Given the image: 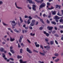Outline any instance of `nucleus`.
<instances>
[{"label": "nucleus", "mask_w": 63, "mask_h": 63, "mask_svg": "<svg viewBox=\"0 0 63 63\" xmlns=\"http://www.w3.org/2000/svg\"><path fill=\"white\" fill-rule=\"evenodd\" d=\"M35 8H36V5H33L32 9L33 10L35 11L36 10V9Z\"/></svg>", "instance_id": "nucleus-7"}, {"label": "nucleus", "mask_w": 63, "mask_h": 63, "mask_svg": "<svg viewBox=\"0 0 63 63\" xmlns=\"http://www.w3.org/2000/svg\"><path fill=\"white\" fill-rule=\"evenodd\" d=\"M14 31H15V32H16V33L19 32V31H18L16 29H15L14 30Z\"/></svg>", "instance_id": "nucleus-24"}, {"label": "nucleus", "mask_w": 63, "mask_h": 63, "mask_svg": "<svg viewBox=\"0 0 63 63\" xmlns=\"http://www.w3.org/2000/svg\"><path fill=\"white\" fill-rule=\"evenodd\" d=\"M46 36H47V37H48L49 34L48 33H47V34H46Z\"/></svg>", "instance_id": "nucleus-38"}, {"label": "nucleus", "mask_w": 63, "mask_h": 63, "mask_svg": "<svg viewBox=\"0 0 63 63\" xmlns=\"http://www.w3.org/2000/svg\"><path fill=\"white\" fill-rule=\"evenodd\" d=\"M19 61L20 62V63H23V61H22V60H20Z\"/></svg>", "instance_id": "nucleus-33"}, {"label": "nucleus", "mask_w": 63, "mask_h": 63, "mask_svg": "<svg viewBox=\"0 0 63 63\" xmlns=\"http://www.w3.org/2000/svg\"><path fill=\"white\" fill-rule=\"evenodd\" d=\"M57 15L58 16H61V15L60 14V12H59L57 13Z\"/></svg>", "instance_id": "nucleus-26"}, {"label": "nucleus", "mask_w": 63, "mask_h": 63, "mask_svg": "<svg viewBox=\"0 0 63 63\" xmlns=\"http://www.w3.org/2000/svg\"><path fill=\"white\" fill-rule=\"evenodd\" d=\"M27 41L29 43H31V42H30V40H29L28 39H27Z\"/></svg>", "instance_id": "nucleus-50"}, {"label": "nucleus", "mask_w": 63, "mask_h": 63, "mask_svg": "<svg viewBox=\"0 0 63 63\" xmlns=\"http://www.w3.org/2000/svg\"><path fill=\"white\" fill-rule=\"evenodd\" d=\"M54 35L56 36V37H59V35H58L57 34H55Z\"/></svg>", "instance_id": "nucleus-36"}, {"label": "nucleus", "mask_w": 63, "mask_h": 63, "mask_svg": "<svg viewBox=\"0 0 63 63\" xmlns=\"http://www.w3.org/2000/svg\"><path fill=\"white\" fill-rule=\"evenodd\" d=\"M30 21H31V20H30L29 19H28V20L27 21L28 22L27 23L28 24H29L31 22H30Z\"/></svg>", "instance_id": "nucleus-16"}, {"label": "nucleus", "mask_w": 63, "mask_h": 63, "mask_svg": "<svg viewBox=\"0 0 63 63\" xmlns=\"http://www.w3.org/2000/svg\"><path fill=\"white\" fill-rule=\"evenodd\" d=\"M40 47L41 48H42L43 49V46L41 45H40Z\"/></svg>", "instance_id": "nucleus-63"}, {"label": "nucleus", "mask_w": 63, "mask_h": 63, "mask_svg": "<svg viewBox=\"0 0 63 63\" xmlns=\"http://www.w3.org/2000/svg\"><path fill=\"white\" fill-rule=\"evenodd\" d=\"M8 30H10V31L12 30V29H11L10 28H8Z\"/></svg>", "instance_id": "nucleus-58"}, {"label": "nucleus", "mask_w": 63, "mask_h": 63, "mask_svg": "<svg viewBox=\"0 0 63 63\" xmlns=\"http://www.w3.org/2000/svg\"><path fill=\"white\" fill-rule=\"evenodd\" d=\"M54 9V7H53L52 6H51V8H48V10H52V9Z\"/></svg>", "instance_id": "nucleus-25"}, {"label": "nucleus", "mask_w": 63, "mask_h": 63, "mask_svg": "<svg viewBox=\"0 0 63 63\" xmlns=\"http://www.w3.org/2000/svg\"><path fill=\"white\" fill-rule=\"evenodd\" d=\"M59 59H58L56 60H55V62H58V61H59Z\"/></svg>", "instance_id": "nucleus-20"}, {"label": "nucleus", "mask_w": 63, "mask_h": 63, "mask_svg": "<svg viewBox=\"0 0 63 63\" xmlns=\"http://www.w3.org/2000/svg\"><path fill=\"white\" fill-rule=\"evenodd\" d=\"M46 6V4L43 2L40 5V7L41 8H43V7H45Z\"/></svg>", "instance_id": "nucleus-4"}, {"label": "nucleus", "mask_w": 63, "mask_h": 63, "mask_svg": "<svg viewBox=\"0 0 63 63\" xmlns=\"http://www.w3.org/2000/svg\"><path fill=\"white\" fill-rule=\"evenodd\" d=\"M55 31H54L52 32V34H54V33H55Z\"/></svg>", "instance_id": "nucleus-54"}, {"label": "nucleus", "mask_w": 63, "mask_h": 63, "mask_svg": "<svg viewBox=\"0 0 63 63\" xmlns=\"http://www.w3.org/2000/svg\"><path fill=\"white\" fill-rule=\"evenodd\" d=\"M60 22H62V23H63V20L62 19H61L59 20Z\"/></svg>", "instance_id": "nucleus-19"}, {"label": "nucleus", "mask_w": 63, "mask_h": 63, "mask_svg": "<svg viewBox=\"0 0 63 63\" xmlns=\"http://www.w3.org/2000/svg\"><path fill=\"white\" fill-rule=\"evenodd\" d=\"M15 39L14 38H12L11 37H10V40L11 42H13V41H14Z\"/></svg>", "instance_id": "nucleus-10"}, {"label": "nucleus", "mask_w": 63, "mask_h": 63, "mask_svg": "<svg viewBox=\"0 0 63 63\" xmlns=\"http://www.w3.org/2000/svg\"><path fill=\"white\" fill-rule=\"evenodd\" d=\"M9 59H10L11 60H12V61H14V60L13 58H10Z\"/></svg>", "instance_id": "nucleus-47"}, {"label": "nucleus", "mask_w": 63, "mask_h": 63, "mask_svg": "<svg viewBox=\"0 0 63 63\" xmlns=\"http://www.w3.org/2000/svg\"><path fill=\"white\" fill-rule=\"evenodd\" d=\"M56 22H58L59 21L58 20V19H56Z\"/></svg>", "instance_id": "nucleus-62"}, {"label": "nucleus", "mask_w": 63, "mask_h": 63, "mask_svg": "<svg viewBox=\"0 0 63 63\" xmlns=\"http://www.w3.org/2000/svg\"><path fill=\"white\" fill-rule=\"evenodd\" d=\"M4 50V49L3 48H1L0 49V51L1 52H3Z\"/></svg>", "instance_id": "nucleus-13"}, {"label": "nucleus", "mask_w": 63, "mask_h": 63, "mask_svg": "<svg viewBox=\"0 0 63 63\" xmlns=\"http://www.w3.org/2000/svg\"><path fill=\"white\" fill-rule=\"evenodd\" d=\"M39 23V22L38 21H37L36 22L35 25H38V24Z\"/></svg>", "instance_id": "nucleus-52"}, {"label": "nucleus", "mask_w": 63, "mask_h": 63, "mask_svg": "<svg viewBox=\"0 0 63 63\" xmlns=\"http://www.w3.org/2000/svg\"><path fill=\"white\" fill-rule=\"evenodd\" d=\"M56 14V12L55 11H54L52 12V15H55Z\"/></svg>", "instance_id": "nucleus-12"}, {"label": "nucleus", "mask_w": 63, "mask_h": 63, "mask_svg": "<svg viewBox=\"0 0 63 63\" xmlns=\"http://www.w3.org/2000/svg\"><path fill=\"white\" fill-rule=\"evenodd\" d=\"M10 22H12L11 24L12 26H16V23L15 21L14 20L11 21Z\"/></svg>", "instance_id": "nucleus-1"}, {"label": "nucleus", "mask_w": 63, "mask_h": 63, "mask_svg": "<svg viewBox=\"0 0 63 63\" xmlns=\"http://www.w3.org/2000/svg\"><path fill=\"white\" fill-rule=\"evenodd\" d=\"M34 25H35V23L32 22L30 24V25L32 26H33Z\"/></svg>", "instance_id": "nucleus-18"}, {"label": "nucleus", "mask_w": 63, "mask_h": 63, "mask_svg": "<svg viewBox=\"0 0 63 63\" xmlns=\"http://www.w3.org/2000/svg\"><path fill=\"white\" fill-rule=\"evenodd\" d=\"M29 19H30V20L32 19V18L31 17V16H30L29 17Z\"/></svg>", "instance_id": "nucleus-46"}, {"label": "nucleus", "mask_w": 63, "mask_h": 63, "mask_svg": "<svg viewBox=\"0 0 63 63\" xmlns=\"http://www.w3.org/2000/svg\"><path fill=\"white\" fill-rule=\"evenodd\" d=\"M47 28L48 29V30H51H51H52V29L53 28V27H49V26H48L47 27Z\"/></svg>", "instance_id": "nucleus-5"}, {"label": "nucleus", "mask_w": 63, "mask_h": 63, "mask_svg": "<svg viewBox=\"0 0 63 63\" xmlns=\"http://www.w3.org/2000/svg\"><path fill=\"white\" fill-rule=\"evenodd\" d=\"M61 39L63 41V35L62 36V37L61 38Z\"/></svg>", "instance_id": "nucleus-55"}, {"label": "nucleus", "mask_w": 63, "mask_h": 63, "mask_svg": "<svg viewBox=\"0 0 63 63\" xmlns=\"http://www.w3.org/2000/svg\"><path fill=\"white\" fill-rule=\"evenodd\" d=\"M3 4V2L1 1H0V5H1Z\"/></svg>", "instance_id": "nucleus-39"}, {"label": "nucleus", "mask_w": 63, "mask_h": 63, "mask_svg": "<svg viewBox=\"0 0 63 63\" xmlns=\"http://www.w3.org/2000/svg\"><path fill=\"white\" fill-rule=\"evenodd\" d=\"M39 29L40 30H42L43 29V28L42 27H40L39 28Z\"/></svg>", "instance_id": "nucleus-56"}, {"label": "nucleus", "mask_w": 63, "mask_h": 63, "mask_svg": "<svg viewBox=\"0 0 63 63\" xmlns=\"http://www.w3.org/2000/svg\"><path fill=\"white\" fill-rule=\"evenodd\" d=\"M26 50L27 51H28L29 53H32V51H31L30 49H29L28 48H27Z\"/></svg>", "instance_id": "nucleus-3"}, {"label": "nucleus", "mask_w": 63, "mask_h": 63, "mask_svg": "<svg viewBox=\"0 0 63 63\" xmlns=\"http://www.w3.org/2000/svg\"><path fill=\"white\" fill-rule=\"evenodd\" d=\"M35 46L36 47H39L40 46V45L39 44H37Z\"/></svg>", "instance_id": "nucleus-32"}, {"label": "nucleus", "mask_w": 63, "mask_h": 63, "mask_svg": "<svg viewBox=\"0 0 63 63\" xmlns=\"http://www.w3.org/2000/svg\"><path fill=\"white\" fill-rule=\"evenodd\" d=\"M29 28L30 29H33V28H32V27H31V26H30L29 27Z\"/></svg>", "instance_id": "nucleus-45"}, {"label": "nucleus", "mask_w": 63, "mask_h": 63, "mask_svg": "<svg viewBox=\"0 0 63 63\" xmlns=\"http://www.w3.org/2000/svg\"><path fill=\"white\" fill-rule=\"evenodd\" d=\"M55 42L56 44L57 45H58V43L57 42V41L56 40H55Z\"/></svg>", "instance_id": "nucleus-42"}, {"label": "nucleus", "mask_w": 63, "mask_h": 63, "mask_svg": "<svg viewBox=\"0 0 63 63\" xmlns=\"http://www.w3.org/2000/svg\"><path fill=\"white\" fill-rule=\"evenodd\" d=\"M14 14H16V11H15L14 12Z\"/></svg>", "instance_id": "nucleus-61"}, {"label": "nucleus", "mask_w": 63, "mask_h": 63, "mask_svg": "<svg viewBox=\"0 0 63 63\" xmlns=\"http://www.w3.org/2000/svg\"><path fill=\"white\" fill-rule=\"evenodd\" d=\"M60 18V17H59L58 16H55V19H59Z\"/></svg>", "instance_id": "nucleus-8"}, {"label": "nucleus", "mask_w": 63, "mask_h": 63, "mask_svg": "<svg viewBox=\"0 0 63 63\" xmlns=\"http://www.w3.org/2000/svg\"><path fill=\"white\" fill-rule=\"evenodd\" d=\"M47 23H48V24H49V23H50L49 21L48 20V19L47 20Z\"/></svg>", "instance_id": "nucleus-41"}, {"label": "nucleus", "mask_w": 63, "mask_h": 63, "mask_svg": "<svg viewBox=\"0 0 63 63\" xmlns=\"http://www.w3.org/2000/svg\"><path fill=\"white\" fill-rule=\"evenodd\" d=\"M40 18H39V19H40V20L42 22V23H43L44 24V21H43V19H41L40 17Z\"/></svg>", "instance_id": "nucleus-15"}, {"label": "nucleus", "mask_w": 63, "mask_h": 63, "mask_svg": "<svg viewBox=\"0 0 63 63\" xmlns=\"http://www.w3.org/2000/svg\"><path fill=\"white\" fill-rule=\"evenodd\" d=\"M45 52H44V53H41V52H39V53L41 55H42V56H45Z\"/></svg>", "instance_id": "nucleus-9"}, {"label": "nucleus", "mask_w": 63, "mask_h": 63, "mask_svg": "<svg viewBox=\"0 0 63 63\" xmlns=\"http://www.w3.org/2000/svg\"><path fill=\"white\" fill-rule=\"evenodd\" d=\"M20 45L21 46H22V47H24V44H23V43H21L20 44Z\"/></svg>", "instance_id": "nucleus-44"}, {"label": "nucleus", "mask_w": 63, "mask_h": 63, "mask_svg": "<svg viewBox=\"0 0 63 63\" xmlns=\"http://www.w3.org/2000/svg\"><path fill=\"white\" fill-rule=\"evenodd\" d=\"M12 49H13V47H10V50L11 49V50H12Z\"/></svg>", "instance_id": "nucleus-60"}, {"label": "nucleus", "mask_w": 63, "mask_h": 63, "mask_svg": "<svg viewBox=\"0 0 63 63\" xmlns=\"http://www.w3.org/2000/svg\"><path fill=\"white\" fill-rule=\"evenodd\" d=\"M51 23L52 24H54V25H56V22L54 21H52Z\"/></svg>", "instance_id": "nucleus-21"}, {"label": "nucleus", "mask_w": 63, "mask_h": 63, "mask_svg": "<svg viewBox=\"0 0 63 63\" xmlns=\"http://www.w3.org/2000/svg\"><path fill=\"white\" fill-rule=\"evenodd\" d=\"M23 38V35H21L20 37V38L19 40V43H21V40L22 39V38Z\"/></svg>", "instance_id": "nucleus-2"}, {"label": "nucleus", "mask_w": 63, "mask_h": 63, "mask_svg": "<svg viewBox=\"0 0 63 63\" xmlns=\"http://www.w3.org/2000/svg\"><path fill=\"white\" fill-rule=\"evenodd\" d=\"M43 33L44 34H45V35L47 33V32L45 31H43Z\"/></svg>", "instance_id": "nucleus-43"}, {"label": "nucleus", "mask_w": 63, "mask_h": 63, "mask_svg": "<svg viewBox=\"0 0 63 63\" xmlns=\"http://www.w3.org/2000/svg\"><path fill=\"white\" fill-rule=\"evenodd\" d=\"M28 1H29V3L30 4H32V0H29Z\"/></svg>", "instance_id": "nucleus-28"}, {"label": "nucleus", "mask_w": 63, "mask_h": 63, "mask_svg": "<svg viewBox=\"0 0 63 63\" xmlns=\"http://www.w3.org/2000/svg\"><path fill=\"white\" fill-rule=\"evenodd\" d=\"M17 58L18 59H19V58H22V57L21 56L18 55L17 56Z\"/></svg>", "instance_id": "nucleus-23"}, {"label": "nucleus", "mask_w": 63, "mask_h": 63, "mask_svg": "<svg viewBox=\"0 0 63 63\" xmlns=\"http://www.w3.org/2000/svg\"><path fill=\"white\" fill-rule=\"evenodd\" d=\"M59 7V5H57L56 6V8H58Z\"/></svg>", "instance_id": "nucleus-51"}, {"label": "nucleus", "mask_w": 63, "mask_h": 63, "mask_svg": "<svg viewBox=\"0 0 63 63\" xmlns=\"http://www.w3.org/2000/svg\"><path fill=\"white\" fill-rule=\"evenodd\" d=\"M35 17H37V18H40V17H39V16H38V15H35Z\"/></svg>", "instance_id": "nucleus-40"}, {"label": "nucleus", "mask_w": 63, "mask_h": 63, "mask_svg": "<svg viewBox=\"0 0 63 63\" xmlns=\"http://www.w3.org/2000/svg\"><path fill=\"white\" fill-rule=\"evenodd\" d=\"M47 4L48 6H50V3L49 2H47Z\"/></svg>", "instance_id": "nucleus-37"}, {"label": "nucleus", "mask_w": 63, "mask_h": 63, "mask_svg": "<svg viewBox=\"0 0 63 63\" xmlns=\"http://www.w3.org/2000/svg\"><path fill=\"white\" fill-rule=\"evenodd\" d=\"M19 18H20V21L21 22V23H22V22H23V21L22 19V18H21V17H20Z\"/></svg>", "instance_id": "nucleus-11"}, {"label": "nucleus", "mask_w": 63, "mask_h": 63, "mask_svg": "<svg viewBox=\"0 0 63 63\" xmlns=\"http://www.w3.org/2000/svg\"><path fill=\"white\" fill-rule=\"evenodd\" d=\"M18 47H20V45H19V43H18Z\"/></svg>", "instance_id": "nucleus-59"}, {"label": "nucleus", "mask_w": 63, "mask_h": 63, "mask_svg": "<svg viewBox=\"0 0 63 63\" xmlns=\"http://www.w3.org/2000/svg\"><path fill=\"white\" fill-rule=\"evenodd\" d=\"M59 28H61L62 29V25H60L59 26Z\"/></svg>", "instance_id": "nucleus-49"}, {"label": "nucleus", "mask_w": 63, "mask_h": 63, "mask_svg": "<svg viewBox=\"0 0 63 63\" xmlns=\"http://www.w3.org/2000/svg\"><path fill=\"white\" fill-rule=\"evenodd\" d=\"M32 23H35V20H32Z\"/></svg>", "instance_id": "nucleus-29"}, {"label": "nucleus", "mask_w": 63, "mask_h": 63, "mask_svg": "<svg viewBox=\"0 0 63 63\" xmlns=\"http://www.w3.org/2000/svg\"><path fill=\"white\" fill-rule=\"evenodd\" d=\"M35 33L33 34L32 33H30V35L32 36H35Z\"/></svg>", "instance_id": "nucleus-31"}, {"label": "nucleus", "mask_w": 63, "mask_h": 63, "mask_svg": "<svg viewBox=\"0 0 63 63\" xmlns=\"http://www.w3.org/2000/svg\"><path fill=\"white\" fill-rule=\"evenodd\" d=\"M45 41L46 42H48V38L46 39Z\"/></svg>", "instance_id": "nucleus-30"}, {"label": "nucleus", "mask_w": 63, "mask_h": 63, "mask_svg": "<svg viewBox=\"0 0 63 63\" xmlns=\"http://www.w3.org/2000/svg\"><path fill=\"white\" fill-rule=\"evenodd\" d=\"M27 62V61H23V63H26Z\"/></svg>", "instance_id": "nucleus-64"}, {"label": "nucleus", "mask_w": 63, "mask_h": 63, "mask_svg": "<svg viewBox=\"0 0 63 63\" xmlns=\"http://www.w3.org/2000/svg\"><path fill=\"white\" fill-rule=\"evenodd\" d=\"M54 28L56 30H57V27H55Z\"/></svg>", "instance_id": "nucleus-53"}, {"label": "nucleus", "mask_w": 63, "mask_h": 63, "mask_svg": "<svg viewBox=\"0 0 63 63\" xmlns=\"http://www.w3.org/2000/svg\"><path fill=\"white\" fill-rule=\"evenodd\" d=\"M2 54L3 55L2 56L3 57V58H5V57H6V56H5V55L4 53H2Z\"/></svg>", "instance_id": "nucleus-34"}, {"label": "nucleus", "mask_w": 63, "mask_h": 63, "mask_svg": "<svg viewBox=\"0 0 63 63\" xmlns=\"http://www.w3.org/2000/svg\"><path fill=\"white\" fill-rule=\"evenodd\" d=\"M15 4L16 6V7L17 8V9H22V8L21 7H18L17 6L16 2H15Z\"/></svg>", "instance_id": "nucleus-6"}, {"label": "nucleus", "mask_w": 63, "mask_h": 63, "mask_svg": "<svg viewBox=\"0 0 63 63\" xmlns=\"http://www.w3.org/2000/svg\"><path fill=\"white\" fill-rule=\"evenodd\" d=\"M56 58V57H52V58H53V60H54V59H55V58Z\"/></svg>", "instance_id": "nucleus-57"}, {"label": "nucleus", "mask_w": 63, "mask_h": 63, "mask_svg": "<svg viewBox=\"0 0 63 63\" xmlns=\"http://www.w3.org/2000/svg\"><path fill=\"white\" fill-rule=\"evenodd\" d=\"M54 55H55V56H58L59 55L58 54L55 53L54 54Z\"/></svg>", "instance_id": "nucleus-35"}, {"label": "nucleus", "mask_w": 63, "mask_h": 63, "mask_svg": "<svg viewBox=\"0 0 63 63\" xmlns=\"http://www.w3.org/2000/svg\"><path fill=\"white\" fill-rule=\"evenodd\" d=\"M22 48L20 49V53H22Z\"/></svg>", "instance_id": "nucleus-22"}, {"label": "nucleus", "mask_w": 63, "mask_h": 63, "mask_svg": "<svg viewBox=\"0 0 63 63\" xmlns=\"http://www.w3.org/2000/svg\"><path fill=\"white\" fill-rule=\"evenodd\" d=\"M10 51L11 52H12V53H13V54H14V53H15V51H14V50L11 49V50H10Z\"/></svg>", "instance_id": "nucleus-17"}, {"label": "nucleus", "mask_w": 63, "mask_h": 63, "mask_svg": "<svg viewBox=\"0 0 63 63\" xmlns=\"http://www.w3.org/2000/svg\"><path fill=\"white\" fill-rule=\"evenodd\" d=\"M3 24L4 25H5V26H8V25H9L8 24H7L4 22H3Z\"/></svg>", "instance_id": "nucleus-27"}, {"label": "nucleus", "mask_w": 63, "mask_h": 63, "mask_svg": "<svg viewBox=\"0 0 63 63\" xmlns=\"http://www.w3.org/2000/svg\"><path fill=\"white\" fill-rule=\"evenodd\" d=\"M24 17L25 18H28V17L27 16V15H26Z\"/></svg>", "instance_id": "nucleus-48"}, {"label": "nucleus", "mask_w": 63, "mask_h": 63, "mask_svg": "<svg viewBox=\"0 0 63 63\" xmlns=\"http://www.w3.org/2000/svg\"><path fill=\"white\" fill-rule=\"evenodd\" d=\"M50 45H53L54 43V42H53V41H51L50 42Z\"/></svg>", "instance_id": "nucleus-14"}]
</instances>
